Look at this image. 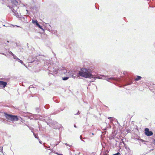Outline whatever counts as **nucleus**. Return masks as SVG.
<instances>
[{"label": "nucleus", "instance_id": "1", "mask_svg": "<svg viewBox=\"0 0 155 155\" xmlns=\"http://www.w3.org/2000/svg\"><path fill=\"white\" fill-rule=\"evenodd\" d=\"M79 74L80 76L85 78H95L92 74L91 72L89 70H87L84 68H82L80 71H79Z\"/></svg>", "mask_w": 155, "mask_h": 155}, {"label": "nucleus", "instance_id": "2", "mask_svg": "<svg viewBox=\"0 0 155 155\" xmlns=\"http://www.w3.org/2000/svg\"><path fill=\"white\" fill-rule=\"evenodd\" d=\"M11 1L12 6L11 7L9 6L8 7L11 9L12 12L15 14H18L17 9L18 8V2L16 0H11Z\"/></svg>", "mask_w": 155, "mask_h": 155}, {"label": "nucleus", "instance_id": "3", "mask_svg": "<svg viewBox=\"0 0 155 155\" xmlns=\"http://www.w3.org/2000/svg\"><path fill=\"white\" fill-rule=\"evenodd\" d=\"M4 114L5 118L8 121H16L19 120L18 117L16 115L8 114L6 113H5Z\"/></svg>", "mask_w": 155, "mask_h": 155}, {"label": "nucleus", "instance_id": "4", "mask_svg": "<svg viewBox=\"0 0 155 155\" xmlns=\"http://www.w3.org/2000/svg\"><path fill=\"white\" fill-rule=\"evenodd\" d=\"M61 71H63V73L66 74L67 76H68L69 77H74V74L72 71L67 72L65 68H62V69H61Z\"/></svg>", "mask_w": 155, "mask_h": 155}, {"label": "nucleus", "instance_id": "5", "mask_svg": "<svg viewBox=\"0 0 155 155\" xmlns=\"http://www.w3.org/2000/svg\"><path fill=\"white\" fill-rule=\"evenodd\" d=\"M144 134L147 136H152L153 135V133L152 131L149 130L148 128H146L144 130Z\"/></svg>", "mask_w": 155, "mask_h": 155}, {"label": "nucleus", "instance_id": "6", "mask_svg": "<svg viewBox=\"0 0 155 155\" xmlns=\"http://www.w3.org/2000/svg\"><path fill=\"white\" fill-rule=\"evenodd\" d=\"M7 84V83L6 82L0 81V87L2 88H5Z\"/></svg>", "mask_w": 155, "mask_h": 155}, {"label": "nucleus", "instance_id": "7", "mask_svg": "<svg viewBox=\"0 0 155 155\" xmlns=\"http://www.w3.org/2000/svg\"><path fill=\"white\" fill-rule=\"evenodd\" d=\"M32 22L33 23L35 24L36 25L40 28H41L42 27L38 23V21L36 20H32Z\"/></svg>", "mask_w": 155, "mask_h": 155}, {"label": "nucleus", "instance_id": "8", "mask_svg": "<svg viewBox=\"0 0 155 155\" xmlns=\"http://www.w3.org/2000/svg\"><path fill=\"white\" fill-rule=\"evenodd\" d=\"M141 77L139 76H137V78L135 79V80L136 81H138L140 80L141 79Z\"/></svg>", "mask_w": 155, "mask_h": 155}, {"label": "nucleus", "instance_id": "9", "mask_svg": "<svg viewBox=\"0 0 155 155\" xmlns=\"http://www.w3.org/2000/svg\"><path fill=\"white\" fill-rule=\"evenodd\" d=\"M33 134H34V135L35 137L36 138L38 139V140H40V139H39V138H38V136L37 134H36L34 133H33Z\"/></svg>", "mask_w": 155, "mask_h": 155}, {"label": "nucleus", "instance_id": "10", "mask_svg": "<svg viewBox=\"0 0 155 155\" xmlns=\"http://www.w3.org/2000/svg\"><path fill=\"white\" fill-rule=\"evenodd\" d=\"M68 78H69L68 77H65L63 78H62V79H63V80L64 81H65V80H68Z\"/></svg>", "mask_w": 155, "mask_h": 155}, {"label": "nucleus", "instance_id": "11", "mask_svg": "<svg viewBox=\"0 0 155 155\" xmlns=\"http://www.w3.org/2000/svg\"><path fill=\"white\" fill-rule=\"evenodd\" d=\"M26 18H24V17H23V18H21V20H22V18L24 19V21H25L24 22H25V23H26H26H27V22H27V21H26Z\"/></svg>", "mask_w": 155, "mask_h": 155}, {"label": "nucleus", "instance_id": "12", "mask_svg": "<svg viewBox=\"0 0 155 155\" xmlns=\"http://www.w3.org/2000/svg\"><path fill=\"white\" fill-rule=\"evenodd\" d=\"M94 77H95V78H98V79H101V76H97V77H96V76H93Z\"/></svg>", "mask_w": 155, "mask_h": 155}, {"label": "nucleus", "instance_id": "13", "mask_svg": "<svg viewBox=\"0 0 155 155\" xmlns=\"http://www.w3.org/2000/svg\"><path fill=\"white\" fill-rule=\"evenodd\" d=\"M21 63V64H22L23 63V62H22V61L21 60H19V61Z\"/></svg>", "mask_w": 155, "mask_h": 155}, {"label": "nucleus", "instance_id": "14", "mask_svg": "<svg viewBox=\"0 0 155 155\" xmlns=\"http://www.w3.org/2000/svg\"><path fill=\"white\" fill-rule=\"evenodd\" d=\"M153 143L154 144H155V139L153 141Z\"/></svg>", "mask_w": 155, "mask_h": 155}, {"label": "nucleus", "instance_id": "15", "mask_svg": "<svg viewBox=\"0 0 155 155\" xmlns=\"http://www.w3.org/2000/svg\"><path fill=\"white\" fill-rule=\"evenodd\" d=\"M58 155H63L62 154H58Z\"/></svg>", "mask_w": 155, "mask_h": 155}, {"label": "nucleus", "instance_id": "16", "mask_svg": "<svg viewBox=\"0 0 155 155\" xmlns=\"http://www.w3.org/2000/svg\"><path fill=\"white\" fill-rule=\"evenodd\" d=\"M112 118L111 117H108V119H110V118Z\"/></svg>", "mask_w": 155, "mask_h": 155}, {"label": "nucleus", "instance_id": "17", "mask_svg": "<svg viewBox=\"0 0 155 155\" xmlns=\"http://www.w3.org/2000/svg\"><path fill=\"white\" fill-rule=\"evenodd\" d=\"M74 127H76V125H74Z\"/></svg>", "mask_w": 155, "mask_h": 155}, {"label": "nucleus", "instance_id": "18", "mask_svg": "<svg viewBox=\"0 0 155 155\" xmlns=\"http://www.w3.org/2000/svg\"><path fill=\"white\" fill-rule=\"evenodd\" d=\"M39 143H41V141H39Z\"/></svg>", "mask_w": 155, "mask_h": 155}]
</instances>
